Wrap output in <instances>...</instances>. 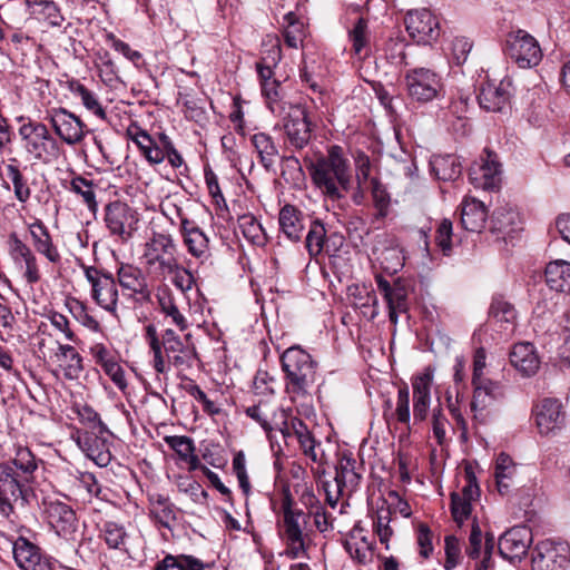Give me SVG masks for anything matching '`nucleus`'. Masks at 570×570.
I'll return each instance as SVG.
<instances>
[{"mask_svg": "<svg viewBox=\"0 0 570 570\" xmlns=\"http://www.w3.org/2000/svg\"><path fill=\"white\" fill-rule=\"evenodd\" d=\"M37 469L36 458L28 448H19L13 459L0 464V518L17 531L24 530L22 517L36 499Z\"/></svg>", "mask_w": 570, "mask_h": 570, "instance_id": "f257e3e1", "label": "nucleus"}, {"mask_svg": "<svg viewBox=\"0 0 570 570\" xmlns=\"http://www.w3.org/2000/svg\"><path fill=\"white\" fill-rule=\"evenodd\" d=\"M144 337L153 355L151 365L157 374H167L171 365L179 370L191 368L197 360L195 347L185 344L170 328L158 335L156 326L148 324Z\"/></svg>", "mask_w": 570, "mask_h": 570, "instance_id": "f03ea898", "label": "nucleus"}, {"mask_svg": "<svg viewBox=\"0 0 570 570\" xmlns=\"http://www.w3.org/2000/svg\"><path fill=\"white\" fill-rule=\"evenodd\" d=\"M250 144L257 155L258 163L268 173H276V165L284 160L293 164L299 171H308L314 185L321 188V155L316 151L307 153L303 158V167L295 157H284L279 153L278 145L274 138L264 131H257L250 135Z\"/></svg>", "mask_w": 570, "mask_h": 570, "instance_id": "7ed1b4c3", "label": "nucleus"}, {"mask_svg": "<svg viewBox=\"0 0 570 570\" xmlns=\"http://www.w3.org/2000/svg\"><path fill=\"white\" fill-rule=\"evenodd\" d=\"M282 368L286 374V390L295 396L309 394L316 379V363L299 347L287 348L282 357Z\"/></svg>", "mask_w": 570, "mask_h": 570, "instance_id": "20e7f679", "label": "nucleus"}, {"mask_svg": "<svg viewBox=\"0 0 570 570\" xmlns=\"http://www.w3.org/2000/svg\"><path fill=\"white\" fill-rule=\"evenodd\" d=\"M18 134L26 153L36 161L47 165L60 157V145L45 124L28 119L19 127Z\"/></svg>", "mask_w": 570, "mask_h": 570, "instance_id": "39448f33", "label": "nucleus"}, {"mask_svg": "<svg viewBox=\"0 0 570 570\" xmlns=\"http://www.w3.org/2000/svg\"><path fill=\"white\" fill-rule=\"evenodd\" d=\"M146 265L160 279H166L168 273L177 269V245L169 234L154 233L144 246Z\"/></svg>", "mask_w": 570, "mask_h": 570, "instance_id": "423d86ee", "label": "nucleus"}, {"mask_svg": "<svg viewBox=\"0 0 570 570\" xmlns=\"http://www.w3.org/2000/svg\"><path fill=\"white\" fill-rule=\"evenodd\" d=\"M350 177L343 148L336 145L330 147L327 160L323 158V186L327 196L333 200L341 198L348 189Z\"/></svg>", "mask_w": 570, "mask_h": 570, "instance_id": "0eeeda50", "label": "nucleus"}, {"mask_svg": "<svg viewBox=\"0 0 570 570\" xmlns=\"http://www.w3.org/2000/svg\"><path fill=\"white\" fill-rule=\"evenodd\" d=\"M407 95L417 102H429L440 97L444 85L440 75L434 70L416 67L404 75Z\"/></svg>", "mask_w": 570, "mask_h": 570, "instance_id": "6e6552de", "label": "nucleus"}, {"mask_svg": "<svg viewBox=\"0 0 570 570\" xmlns=\"http://www.w3.org/2000/svg\"><path fill=\"white\" fill-rule=\"evenodd\" d=\"M248 417L257 422L269 438L272 432L279 431L283 435L288 433L287 414L281 409L275 399H257L245 409Z\"/></svg>", "mask_w": 570, "mask_h": 570, "instance_id": "1a4fd4ad", "label": "nucleus"}, {"mask_svg": "<svg viewBox=\"0 0 570 570\" xmlns=\"http://www.w3.org/2000/svg\"><path fill=\"white\" fill-rule=\"evenodd\" d=\"M487 353L483 347H479L473 356L472 385L474 387L471 409L473 411L482 410L488 405V401L501 395V386L484 376Z\"/></svg>", "mask_w": 570, "mask_h": 570, "instance_id": "9d476101", "label": "nucleus"}, {"mask_svg": "<svg viewBox=\"0 0 570 570\" xmlns=\"http://www.w3.org/2000/svg\"><path fill=\"white\" fill-rule=\"evenodd\" d=\"M126 134L137 145L147 161L154 165L163 163L167 150L175 147L166 134L159 132L156 137H151L135 124L127 128Z\"/></svg>", "mask_w": 570, "mask_h": 570, "instance_id": "9b49d317", "label": "nucleus"}, {"mask_svg": "<svg viewBox=\"0 0 570 570\" xmlns=\"http://www.w3.org/2000/svg\"><path fill=\"white\" fill-rule=\"evenodd\" d=\"M138 213L128 204L115 200L105 207V223L109 233L122 240H127L137 229Z\"/></svg>", "mask_w": 570, "mask_h": 570, "instance_id": "f8f14e48", "label": "nucleus"}, {"mask_svg": "<svg viewBox=\"0 0 570 570\" xmlns=\"http://www.w3.org/2000/svg\"><path fill=\"white\" fill-rule=\"evenodd\" d=\"M404 24L410 38L419 45H431L440 36L438 18L425 8L407 11Z\"/></svg>", "mask_w": 570, "mask_h": 570, "instance_id": "ddd939ff", "label": "nucleus"}, {"mask_svg": "<svg viewBox=\"0 0 570 570\" xmlns=\"http://www.w3.org/2000/svg\"><path fill=\"white\" fill-rule=\"evenodd\" d=\"M570 561L567 542L544 540L532 550V570H564Z\"/></svg>", "mask_w": 570, "mask_h": 570, "instance_id": "4468645a", "label": "nucleus"}, {"mask_svg": "<svg viewBox=\"0 0 570 570\" xmlns=\"http://www.w3.org/2000/svg\"><path fill=\"white\" fill-rule=\"evenodd\" d=\"M507 53L521 68L537 66L542 57L541 48L534 37L520 29L508 35Z\"/></svg>", "mask_w": 570, "mask_h": 570, "instance_id": "2eb2a0df", "label": "nucleus"}, {"mask_svg": "<svg viewBox=\"0 0 570 570\" xmlns=\"http://www.w3.org/2000/svg\"><path fill=\"white\" fill-rule=\"evenodd\" d=\"M305 517L302 511L292 509L288 498L283 502V521L279 523V534L286 541V554L295 559L301 556L304 550L302 523Z\"/></svg>", "mask_w": 570, "mask_h": 570, "instance_id": "dca6fc26", "label": "nucleus"}, {"mask_svg": "<svg viewBox=\"0 0 570 570\" xmlns=\"http://www.w3.org/2000/svg\"><path fill=\"white\" fill-rule=\"evenodd\" d=\"M283 129L287 140L297 149H303L312 138V119L305 108L288 106L283 114Z\"/></svg>", "mask_w": 570, "mask_h": 570, "instance_id": "f3484780", "label": "nucleus"}, {"mask_svg": "<svg viewBox=\"0 0 570 570\" xmlns=\"http://www.w3.org/2000/svg\"><path fill=\"white\" fill-rule=\"evenodd\" d=\"M7 541L11 546L14 562L21 570H55L41 549L22 534Z\"/></svg>", "mask_w": 570, "mask_h": 570, "instance_id": "a211bd4d", "label": "nucleus"}, {"mask_svg": "<svg viewBox=\"0 0 570 570\" xmlns=\"http://www.w3.org/2000/svg\"><path fill=\"white\" fill-rule=\"evenodd\" d=\"M8 245L14 267L22 274L27 284L38 283L41 279V273L32 249L16 233L9 235Z\"/></svg>", "mask_w": 570, "mask_h": 570, "instance_id": "6ab92c4d", "label": "nucleus"}, {"mask_svg": "<svg viewBox=\"0 0 570 570\" xmlns=\"http://www.w3.org/2000/svg\"><path fill=\"white\" fill-rule=\"evenodd\" d=\"M465 484L461 492L451 493V513L453 520L461 525L469 519L472 512V503L480 497V488L476 482V476L471 468L464 471Z\"/></svg>", "mask_w": 570, "mask_h": 570, "instance_id": "aec40b11", "label": "nucleus"}, {"mask_svg": "<svg viewBox=\"0 0 570 570\" xmlns=\"http://www.w3.org/2000/svg\"><path fill=\"white\" fill-rule=\"evenodd\" d=\"M533 541L529 527L517 525L505 531L499 539L498 548L503 559L511 562L520 561Z\"/></svg>", "mask_w": 570, "mask_h": 570, "instance_id": "412c9836", "label": "nucleus"}, {"mask_svg": "<svg viewBox=\"0 0 570 570\" xmlns=\"http://www.w3.org/2000/svg\"><path fill=\"white\" fill-rule=\"evenodd\" d=\"M49 121L56 135L69 146H75L85 138L86 125L65 108L53 109L50 112Z\"/></svg>", "mask_w": 570, "mask_h": 570, "instance_id": "4be33fe9", "label": "nucleus"}, {"mask_svg": "<svg viewBox=\"0 0 570 570\" xmlns=\"http://www.w3.org/2000/svg\"><path fill=\"white\" fill-rule=\"evenodd\" d=\"M533 414L535 424L542 435H548L560 430L566 420L561 402L551 397L538 402L533 409Z\"/></svg>", "mask_w": 570, "mask_h": 570, "instance_id": "5701e85b", "label": "nucleus"}, {"mask_svg": "<svg viewBox=\"0 0 570 570\" xmlns=\"http://www.w3.org/2000/svg\"><path fill=\"white\" fill-rule=\"evenodd\" d=\"M117 281L121 288L129 292V296L135 301H150L151 289L141 268L131 264H121L117 271Z\"/></svg>", "mask_w": 570, "mask_h": 570, "instance_id": "b1692460", "label": "nucleus"}, {"mask_svg": "<svg viewBox=\"0 0 570 570\" xmlns=\"http://www.w3.org/2000/svg\"><path fill=\"white\" fill-rule=\"evenodd\" d=\"M434 371L431 366L412 379L413 387V420L415 423L424 422L431 404V386Z\"/></svg>", "mask_w": 570, "mask_h": 570, "instance_id": "393cba45", "label": "nucleus"}, {"mask_svg": "<svg viewBox=\"0 0 570 570\" xmlns=\"http://www.w3.org/2000/svg\"><path fill=\"white\" fill-rule=\"evenodd\" d=\"M50 525L59 537L72 539L78 531V519L70 505L59 500L50 501L47 505Z\"/></svg>", "mask_w": 570, "mask_h": 570, "instance_id": "a878e982", "label": "nucleus"}, {"mask_svg": "<svg viewBox=\"0 0 570 570\" xmlns=\"http://www.w3.org/2000/svg\"><path fill=\"white\" fill-rule=\"evenodd\" d=\"M497 155L487 153L480 163L470 168V180L476 188L494 189L499 186L501 168Z\"/></svg>", "mask_w": 570, "mask_h": 570, "instance_id": "bb28decb", "label": "nucleus"}, {"mask_svg": "<svg viewBox=\"0 0 570 570\" xmlns=\"http://www.w3.org/2000/svg\"><path fill=\"white\" fill-rule=\"evenodd\" d=\"M510 363L522 376L530 377L538 372L541 361L534 345L522 342L513 345Z\"/></svg>", "mask_w": 570, "mask_h": 570, "instance_id": "cd10ccee", "label": "nucleus"}, {"mask_svg": "<svg viewBox=\"0 0 570 570\" xmlns=\"http://www.w3.org/2000/svg\"><path fill=\"white\" fill-rule=\"evenodd\" d=\"M510 82L500 81L484 83L478 95L479 105L487 111H501L510 100Z\"/></svg>", "mask_w": 570, "mask_h": 570, "instance_id": "c85d7f7f", "label": "nucleus"}, {"mask_svg": "<svg viewBox=\"0 0 570 570\" xmlns=\"http://www.w3.org/2000/svg\"><path fill=\"white\" fill-rule=\"evenodd\" d=\"M376 284L387 303L390 321L396 324L399 313L406 312L407 309V292L400 283L391 285L382 276H376Z\"/></svg>", "mask_w": 570, "mask_h": 570, "instance_id": "c756f323", "label": "nucleus"}, {"mask_svg": "<svg viewBox=\"0 0 570 570\" xmlns=\"http://www.w3.org/2000/svg\"><path fill=\"white\" fill-rule=\"evenodd\" d=\"M81 451L98 466L105 468L111 461L109 443L106 439L94 433L79 434L76 439Z\"/></svg>", "mask_w": 570, "mask_h": 570, "instance_id": "7c9ffc66", "label": "nucleus"}, {"mask_svg": "<svg viewBox=\"0 0 570 570\" xmlns=\"http://www.w3.org/2000/svg\"><path fill=\"white\" fill-rule=\"evenodd\" d=\"M344 547L351 558L361 564H366L373 558V543L368 540L364 528L360 523L355 524L350 531L344 542Z\"/></svg>", "mask_w": 570, "mask_h": 570, "instance_id": "2f4dec72", "label": "nucleus"}, {"mask_svg": "<svg viewBox=\"0 0 570 570\" xmlns=\"http://www.w3.org/2000/svg\"><path fill=\"white\" fill-rule=\"evenodd\" d=\"M28 228L35 249L40 255H43L50 263H59L61 259L60 253L53 244L46 225L40 219H36L33 223L29 224Z\"/></svg>", "mask_w": 570, "mask_h": 570, "instance_id": "473e14b6", "label": "nucleus"}, {"mask_svg": "<svg viewBox=\"0 0 570 570\" xmlns=\"http://www.w3.org/2000/svg\"><path fill=\"white\" fill-rule=\"evenodd\" d=\"M485 205L473 197H465L461 203V224L469 232H481L487 223Z\"/></svg>", "mask_w": 570, "mask_h": 570, "instance_id": "72a5a7b5", "label": "nucleus"}, {"mask_svg": "<svg viewBox=\"0 0 570 570\" xmlns=\"http://www.w3.org/2000/svg\"><path fill=\"white\" fill-rule=\"evenodd\" d=\"M148 501L150 517L160 527L170 530L176 523L177 511L169 498L160 493H153L148 495Z\"/></svg>", "mask_w": 570, "mask_h": 570, "instance_id": "f704fd0d", "label": "nucleus"}, {"mask_svg": "<svg viewBox=\"0 0 570 570\" xmlns=\"http://www.w3.org/2000/svg\"><path fill=\"white\" fill-rule=\"evenodd\" d=\"M521 229L520 214L508 207L498 208L491 219V230L493 233L502 234L503 239L512 238L513 234Z\"/></svg>", "mask_w": 570, "mask_h": 570, "instance_id": "c9c22d12", "label": "nucleus"}, {"mask_svg": "<svg viewBox=\"0 0 570 570\" xmlns=\"http://www.w3.org/2000/svg\"><path fill=\"white\" fill-rule=\"evenodd\" d=\"M55 357L67 380L79 379L83 370L82 357L73 346L59 344Z\"/></svg>", "mask_w": 570, "mask_h": 570, "instance_id": "e433bc0d", "label": "nucleus"}, {"mask_svg": "<svg viewBox=\"0 0 570 570\" xmlns=\"http://www.w3.org/2000/svg\"><path fill=\"white\" fill-rule=\"evenodd\" d=\"M546 283L558 293L570 292V263L563 259L550 262L546 267Z\"/></svg>", "mask_w": 570, "mask_h": 570, "instance_id": "4c0bfd02", "label": "nucleus"}, {"mask_svg": "<svg viewBox=\"0 0 570 570\" xmlns=\"http://www.w3.org/2000/svg\"><path fill=\"white\" fill-rule=\"evenodd\" d=\"M155 570H214V563L204 562L191 554H167Z\"/></svg>", "mask_w": 570, "mask_h": 570, "instance_id": "58836bf2", "label": "nucleus"}, {"mask_svg": "<svg viewBox=\"0 0 570 570\" xmlns=\"http://www.w3.org/2000/svg\"><path fill=\"white\" fill-rule=\"evenodd\" d=\"M97 287L91 291L92 298L104 309L116 314L118 305V289L112 275H108L98 282Z\"/></svg>", "mask_w": 570, "mask_h": 570, "instance_id": "ea45409f", "label": "nucleus"}, {"mask_svg": "<svg viewBox=\"0 0 570 570\" xmlns=\"http://www.w3.org/2000/svg\"><path fill=\"white\" fill-rule=\"evenodd\" d=\"M514 476L515 464L513 463L512 459L505 453H500L495 460L494 478L498 491L501 494H507L510 492L513 485Z\"/></svg>", "mask_w": 570, "mask_h": 570, "instance_id": "a19ab883", "label": "nucleus"}, {"mask_svg": "<svg viewBox=\"0 0 570 570\" xmlns=\"http://www.w3.org/2000/svg\"><path fill=\"white\" fill-rule=\"evenodd\" d=\"M431 167L438 179L453 181L462 174V166L454 155L435 156L431 160Z\"/></svg>", "mask_w": 570, "mask_h": 570, "instance_id": "79ce46f5", "label": "nucleus"}, {"mask_svg": "<svg viewBox=\"0 0 570 570\" xmlns=\"http://www.w3.org/2000/svg\"><path fill=\"white\" fill-rule=\"evenodd\" d=\"M283 36L289 48L297 49L303 46L306 36L304 22L293 12L288 11L283 17Z\"/></svg>", "mask_w": 570, "mask_h": 570, "instance_id": "37998d69", "label": "nucleus"}, {"mask_svg": "<svg viewBox=\"0 0 570 570\" xmlns=\"http://www.w3.org/2000/svg\"><path fill=\"white\" fill-rule=\"evenodd\" d=\"M292 426L295 431V434L298 439L301 448L303 449L304 454L312 460L313 463H316L317 466L313 468L316 484L318 485V479L321 478V463H317V455L315 452L316 441L306 424L299 420H296L292 423Z\"/></svg>", "mask_w": 570, "mask_h": 570, "instance_id": "c03bdc74", "label": "nucleus"}, {"mask_svg": "<svg viewBox=\"0 0 570 570\" xmlns=\"http://www.w3.org/2000/svg\"><path fill=\"white\" fill-rule=\"evenodd\" d=\"M68 89L75 97L80 99L86 109L101 119L106 118L105 109L99 102L96 94L89 90L85 85L78 80H71L68 82Z\"/></svg>", "mask_w": 570, "mask_h": 570, "instance_id": "a18cd8bd", "label": "nucleus"}, {"mask_svg": "<svg viewBox=\"0 0 570 570\" xmlns=\"http://www.w3.org/2000/svg\"><path fill=\"white\" fill-rule=\"evenodd\" d=\"M67 189L81 197L83 204L91 213H96L98 209V203L96 199V185L92 180H88L82 176H75Z\"/></svg>", "mask_w": 570, "mask_h": 570, "instance_id": "49530a36", "label": "nucleus"}, {"mask_svg": "<svg viewBox=\"0 0 570 570\" xmlns=\"http://www.w3.org/2000/svg\"><path fill=\"white\" fill-rule=\"evenodd\" d=\"M6 171L12 183L16 198L20 203H26L30 198L31 189L20 170L19 160L17 158H10L6 165Z\"/></svg>", "mask_w": 570, "mask_h": 570, "instance_id": "de8ad7c7", "label": "nucleus"}, {"mask_svg": "<svg viewBox=\"0 0 570 570\" xmlns=\"http://www.w3.org/2000/svg\"><path fill=\"white\" fill-rule=\"evenodd\" d=\"M279 227L282 232L292 240L301 237L303 226L298 218L296 208L292 205H285L279 212Z\"/></svg>", "mask_w": 570, "mask_h": 570, "instance_id": "09e8293b", "label": "nucleus"}, {"mask_svg": "<svg viewBox=\"0 0 570 570\" xmlns=\"http://www.w3.org/2000/svg\"><path fill=\"white\" fill-rule=\"evenodd\" d=\"M238 227L246 239L254 245H264L266 234L261 223L252 215L245 214L238 217Z\"/></svg>", "mask_w": 570, "mask_h": 570, "instance_id": "8fccbe9b", "label": "nucleus"}, {"mask_svg": "<svg viewBox=\"0 0 570 570\" xmlns=\"http://www.w3.org/2000/svg\"><path fill=\"white\" fill-rule=\"evenodd\" d=\"M262 92L267 100V106L272 114L282 117L288 106L282 100L279 82L277 80L264 82L262 85Z\"/></svg>", "mask_w": 570, "mask_h": 570, "instance_id": "3c124183", "label": "nucleus"}, {"mask_svg": "<svg viewBox=\"0 0 570 570\" xmlns=\"http://www.w3.org/2000/svg\"><path fill=\"white\" fill-rule=\"evenodd\" d=\"M188 253L199 259H207L209 256V239L202 229L191 230L184 239Z\"/></svg>", "mask_w": 570, "mask_h": 570, "instance_id": "603ef678", "label": "nucleus"}, {"mask_svg": "<svg viewBox=\"0 0 570 570\" xmlns=\"http://www.w3.org/2000/svg\"><path fill=\"white\" fill-rule=\"evenodd\" d=\"M101 537L109 548L122 550L125 548L127 532L124 525L114 521H106L101 528Z\"/></svg>", "mask_w": 570, "mask_h": 570, "instance_id": "864d4df0", "label": "nucleus"}, {"mask_svg": "<svg viewBox=\"0 0 570 570\" xmlns=\"http://www.w3.org/2000/svg\"><path fill=\"white\" fill-rule=\"evenodd\" d=\"M33 13L50 26L59 27L63 21L58 6L53 1L40 0L32 3Z\"/></svg>", "mask_w": 570, "mask_h": 570, "instance_id": "5fc2aeb1", "label": "nucleus"}, {"mask_svg": "<svg viewBox=\"0 0 570 570\" xmlns=\"http://www.w3.org/2000/svg\"><path fill=\"white\" fill-rule=\"evenodd\" d=\"M158 303L161 312L171 318V322L180 330L184 331L187 327V320L180 313L177 305L174 302L173 296L169 293L163 292L158 294Z\"/></svg>", "mask_w": 570, "mask_h": 570, "instance_id": "6e6d98bb", "label": "nucleus"}, {"mask_svg": "<svg viewBox=\"0 0 570 570\" xmlns=\"http://www.w3.org/2000/svg\"><path fill=\"white\" fill-rule=\"evenodd\" d=\"M275 380L263 370H258L253 380V394L257 399H275Z\"/></svg>", "mask_w": 570, "mask_h": 570, "instance_id": "4d7b16f0", "label": "nucleus"}, {"mask_svg": "<svg viewBox=\"0 0 570 570\" xmlns=\"http://www.w3.org/2000/svg\"><path fill=\"white\" fill-rule=\"evenodd\" d=\"M411 48L402 39H390L385 43L384 53L387 60L395 66H409L406 49Z\"/></svg>", "mask_w": 570, "mask_h": 570, "instance_id": "13d9d810", "label": "nucleus"}, {"mask_svg": "<svg viewBox=\"0 0 570 570\" xmlns=\"http://www.w3.org/2000/svg\"><path fill=\"white\" fill-rule=\"evenodd\" d=\"M67 306L72 316L81 325L94 332L100 330L99 322L87 312L86 306L80 301L73 298L67 303Z\"/></svg>", "mask_w": 570, "mask_h": 570, "instance_id": "bf43d9fd", "label": "nucleus"}, {"mask_svg": "<svg viewBox=\"0 0 570 570\" xmlns=\"http://www.w3.org/2000/svg\"><path fill=\"white\" fill-rule=\"evenodd\" d=\"M490 314L498 322L512 324L515 320V311L513 306L500 297L493 298L490 307Z\"/></svg>", "mask_w": 570, "mask_h": 570, "instance_id": "052dcab7", "label": "nucleus"}, {"mask_svg": "<svg viewBox=\"0 0 570 570\" xmlns=\"http://www.w3.org/2000/svg\"><path fill=\"white\" fill-rule=\"evenodd\" d=\"M166 444L184 460L195 452V445L190 438L185 435H170L165 438Z\"/></svg>", "mask_w": 570, "mask_h": 570, "instance_id": "680f3d73", "label": "nucleus"}, {"mask_svg": "<svg viewBox=\"0 0 570 570\" xmlns=\"http://www.w3.org/2000/svg\"><path fill=\"white\" fill-rule=\"evenodd\" d=\"M435 243L444 255H449L452 250V222L444 218L440 222L436 233Z\"/></svg>", "mask_w": 570, "mask_h": 570, "instance_id": "e2e57ef3", "label": "nucleus"}, {"mask_svg": "<svg viewBox=\"0 0 570 570\" xmlns=\"http://www.w3.org/2000/svg\"><path fill=\"white\" fill-rule=\"evenodd\" d=\"M320 226L321 222L315 219L306 236V248L316 265L321 264V233L317 229Z\"/></svg>", "mask_w": 570, "mask_h": 570, "instance_id": "0e129e2a", "label": "nucleus"}, {"mask_svg": "<svg viewBox=\"0 0 570 570\" xmlns=\"http://www.w3.org/2000/svg\"><path fill=\"white\" fill-rule=\"evenodd\" d=\"M89 353L95 363L100 365L102 370L118 360L116 352L108 348L104 343H94L89 347Z\"/></svg>", "mask_w": 570, "mask_h": 570, "instance_id": "69168bd1", "label": "nucleus"}, {"mask_svg": "<svg viewBox=\"0 0 570 570\" xmlns=\"http://www.w3.org/2000/svg\"><path fill=\"white\" fill-rule=\"evenodd\" d=\"M450 423L441 407L433 409L432 412V433L439 445L446 441V432Z\"/></svg>", "mask_w": 570, "mask_h": 570, "instance_id": "338daca9", "label": "nucleus"}, {"mask_svg": "<svg viewBox=\"0 0 570 570\" xmlns=\"http://www.w3.org/2000/svg\"><path fill=\"white\" fill-rule=\"evenodd\" d=\"M350 38L355 53H361L368 42L367 21L364 18L357 19L350 32Z\"/></svg>", "mask_w": 570, "mask_h": 570, "instance_id": "774afa93", "label": "nucleus"}]
</instances>
